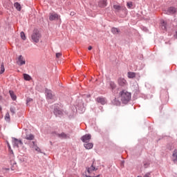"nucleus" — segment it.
Returning <instances> with one entry per match:
<instances>
[{
  "label": "nucleus",
  "mask_w": 177,
  "mask_h": 177,
  "mask_svg": "<svg viewBox=\"0 0 177 177\" xmlns=\"http://www.w3.org/2000/svg\"><path fill=\"white\" fill-rule=\"evenodd\" d=\"M17 64H18L19 66H23V64H26V60H25L24 58L23 57V55H20V56L18 57Z\"/></svg>",
  "instance_id": "9b49d317"
},
{
  "label": "nucleus",
  "mask_w": 177,
  "mask_h": 177,
  "mask_svg": "<svg viewBox=\"0 0 177 177\" xmlns=\"http://www.w3.org/2000/svg\"><path fill=\"white\" fill-rule=\"evenodd\" d=\"M59 138H62V139H67V134L64 133H62L61 134H58Z\"/></svg>",
  "instance_id": "393cba45"
},
{
  "label": "nucleus",
  "mask_w": 177,
  "mask_h": 177,
  "mask_svg": "<svg viewBox=\"0 0 177 177\" xmlns=\"http://www.w3.org/2000/svg\"><path fill=\"white\" fill-rule=\"evenodd\" d=\"M127 77H128V78H130V79L135 78V77H136V73L128 72Z\"/></svg>",
  "instance_id": "dca6fc26"
},
{
  "label": "nucleus",
  "mask_w": 177,
  "mask_h": 177,
  "mask_svg": "<svg viewBox=\"0 0 177 177\" xmlns=\"http://www.w3.org/2000/svg\"><path fill=\"white\" fill-rule=\"evenodd\" d=\"M5 120L7 121V122H9L10 121V115L9 114V112H7L5 115Z\"/></svg>",
  "instance_id": "5701e85b"
},
{
  "label": "nucleus",
  "mask_w": 177,
  "mask_h": 177,
  "mask_svg": "<svg viewBox=\"0 0 177 177\" xmlns=\"http://www.w3.org/2000/svg\"><path fill=\"white\" fill-rule=\"evenodd\" d=\"M98 5L100 8H105V6H107V0H100Z\"/></svg>",
  "instance_id": "4468645a"
},
{
  "label": "nucleus",
  "mask_w": 177,
  "mask_h": 177,
  "mask_svg": "<svg viewBox=\"0 0 177 177\" xmlns=\"http://www.w3.org/2000/svg\"><path fill=\"white\" fill-rule=\"evenodd\" d=\"M84 147H85V149H86V150H91V149L93 148V143L89 142L87 144H84Z\"/></svg>",
  "instance_id": "2eb2a0df"
},
{
  "label": "nucleus",
  "mask_w": 177,
  "mask_h": 177,
  "mask_svg": "<svg viewBox=\"0 0 177 177\" xmlns=\"http://www.w3.org/2000/svg\"><path fill=\"white\" fill-rule=\"evenodd\" d=\"M54 114H55V115H62V114H63V111L59 109H55L54 110Z\"/></svg>",
  "instance_id": "f3484780"
},
{
  "label": "nucleus",
  "mask_w": 177,
  "mask_h": 177,
  "mask_svg": "<svg viewBox=\"0 0 177 177\" xmlns=\"http://www.w3.org/2000/svg\"><path fill=\"white\" fill-rule=\"evenodd\" d=\"M12 142L14 147L19 148V145H21V146H23V141H21V140H19L16 138H12Z\"/></svg>",
  "instance_id": "39448f33"
},
{
  "label": "nucleus",
  "mask_w": 177,
  "mask_h": 177,
  "mask_svg": "<svg viewBox=\"0 0 177 177\" xmlns=\"http://www.w3.org/2000/svg\"><path fill=\"white\" fill-rule=\"evenodd\" d=\"M111 32L115 35L120 34V29L117 28H112Z\"/></svg>",
  "instance_id": "4be33fe9"
},
{
  "label": "nucleus",
  "mask_w": 177,
  "mask_h": 177,
  "mask_svg": "<svg viewBox=\"0 0 177 177\" xmlns=\"http://www.w3.org/2000/svg\"><path fill=\"white\" fill-rule=\"evenodd\" d=\"M177 9L175 7H170L167 9L166 15H175L176 13Z\"/></svg>",
  "instance_id": "9d476101"
},
{
  "label": "nucleus",
  "mask_w": 177,
  "mask_h": 177,
  "mask_svg": "<svg viewBox=\"0 0 177 177\" xmlns=\"http://www.w3.org/2000/svg\"><path fill=\"white\" fill-rule=\"evenodd\" d=\"M22 138L23 139H26V140H34V138L35 137L31 133L26 131V133L22 135Z\"/></svg>",
  "instance_id": "7ed1b4c3"
},
{
  "label": "nucleus",
  "mask_w": 177,
  "mask_h": 177,
  "mask_svg": "<svg viewBox=\"0 0 177 177\" xmlns=\"http://www.w3.org/2000/svg\"><path fill=\"white\" fill-rule=\"evenodd\" d=\"M144 165L145 166V168H147V166H148L149 165H147V164H144Z\"/></svg>",
  "instance_id": "4c0bfd02"
},
{
  "label": "nucleus",
  "mask_w": 177,
  "mask_h": 177,
  "mask_svg": "<svg viewBox=\"0 0 177 177\" xmlns=\"http://www.w3.org/2000/svg\"><path fill=\"white\" fill-rule=\"evenodd\" d=\"M91 138L92 136H91V134H86L82 137L81 140L82 142H84V143H88Z\"/></svg>",
  "instance_id": "1a4fd4ad"
},
{
  "label": "nucleus",
  "mask_w": 177,
  "mask_h": 177,
  "mask_svg": "<svg viewBox=\"0 0 177 177\" xmlns=\"http://www.w3.org/2000/svg\"><path fill=\"white\" fill-rule=\"evenodd\" d=\"M120 99L122 102V103H128L129 100H131V93L127 91H122L119 93Z\"/></svg>",
  "instance_id": "f257e3e1"
},
{
  "label": "nucleus",
  "mask_w": 177,
  "mask_h": 177,
  "mask_svg": "<svg viewBox=\"0 0 177 177\" xmlns=\"http://www.w3.org/2000/svg\"><path fill=\"white\" fill-rule=\"evenodd\" d=\"M3 73H5V66H3V64H2L1 66L0 74H3Z\"/></svg>",
  "instance_id": "cd10ccee"
},
{
  "label": "nucleus",
  "mask_w": 177,
  "mask_h": 177,
  "mask_svg": "<svg viewBox=\"0 0 177 177\" xmlns=\"http://www.w3.org/2000/svg\"><path fill=\"white\" fill-rule=\"evenodd\" d=\"M74 15H75V12H71V16H74Z\"/></svg>",
  "instance_id": "72a5a7b5"
},
{
  "label": "nucleus",
  "mask_w": 177,
  "mask_h": 177,
  "mask_svg": "<svg viewBox=\"0 0 177 177\" xmlns=\"http://www.w3.org/2000/svg\"><path fill=\"white\" fill-rule=\"evenodd\" d=\"M32 143H33L32 149H34L36 151H37V153H42V151H41V149H39V147H38V146L35 145V142H32Z\"/></svg>",
  "instance_id": "a211bd4d"
},
{
  "label": "nucleus",
  "mask_w": 177,
  "mask_h": 177,
  "mask_svg": "<svg viewBox=\"0 0 177 177\" xmlns=\"http://www.w3.org/2000/svg\"><path fill=\"white\" fill-rule=\"evenodd\" d=\"M8 147L10 149V144L8 143Z\"/></svg>",
  "instance_id": "c9c22d12"
},
{
  "label": "nucleus",
  "mask_w": 177,
  "mask_h": 177,
  "mask_svg": "<svg viewBox=\"0 0 177 177\" xmlns=\"http://www.w3.org/2000/svg\"><path fill=\"white\" fill-rule=\"evenodd\" d=\"M31 100H31V99H28V100H27L28 103V102H31Z\"/></svg>",
  "instance_id": "e433bc0d"
},
{
  "label": "nucleus",
  "mask_w": 177,
  "mask_h": 177,
  "mask_svg": "<svg viewBox=\"0 0 177 177\" xmlns=\"http://www.w3.org/2000/svg\"><path fill=\"white\" fill-rule=\"evenodd\" d=\"M161 28L162 30H167V22L164 20L161 21Z\"/></svg>",
  "instance_id": "412c9836"
},
{
  "label": "nucleus",
  "mask_w": 177,
  "mask_h": 177,
  "mask_svg": "<svg viewBox=\"0 0 177 177\" xmlns=\"http://www.w3.org/2000/svg\"><path fill=\"white\" fill-rule=\"evenodd\" d=\"M46 98L50 100H55V97L53 94H52V91L50 90H46Z\"/></svg>",
  "instance_id": "6e6552de"
},
{
  "label": "nucleus",
  "mask_w": 177,
  "mask_h": 177,
  "mask_svg": "<svg viewBox=\"0 0 177 177\" xmlns=\"http://www.w3.org/2000/svg\"><path fill=\"white\" fill-rule=\"evenodd\" d=\"M96 101L97 102V103H100V104L104 105L106 104V103H107V102L106 101L105 98L99 97L96 99Z\"/></svg>",
  "instance_id": "ddd939ff"
},
{
  "label": "nucleus",
  "mask_w": 177,
  "mask_h": 177,
  "mask_svg": "<svg viewBox=\"0 0 177 177\" xmlns=\"http://www.w3.org/2000/svg\"><path fill=\"white\" fill-rule=\"evenodd\" d=\"M93 177H100V174L96 176H93Z\"/></svg>",
  "instance_id": "58836bf2"
},
{
  "label": "nucleus",
  "mask_w": 177,
  "mask_h": 177,
  "mask_svg": "<svg viewBox=\"0 0 177 177\" xmlns=\"http://www.w3.org/2000/svg\"><path fill=\"white\" fill-rule=\"evenodd\" d=\"M113 9H115V12H120L121 10H123V11L124 10V12L127 11V8L120 4H114Z\"/></svg>",
  "instance_id": "423d86ee"
},
{
  "label": "nucleus",
  "mask_w": 177,
  "mask_h": 177,
  "mask_svg": "<svg viewBox=\"0 0 177 177\" xmlns=\"http://www.w3.org/2000/svg\"><path fill=\"white\" fill-rule=\"evenodd\" d=\"M9 93H10V97H12V100H16L17 97H16V95H15V93H13V91H10Z\"/></svg>",
  "instance_id": "b1692460"
},
{
  "label": "nucleus",
  "mask_w": 177,
  "mask_h": 177,
  "mask_svg": "<svg viewBox=\"0 0 177 177\" xmlns=\"http://www.w3.org/2000/svg\"><path fill=\"white\" fill-rule=\"evenodd\" d=\"M88 50H92V46H89L88 48Z\"/></svg>",
  "instance_id": "f704fd0d"
},
{
  "label": "nucleus",
  "mask_w": 177,
  "mask_h": 177,
  "mask_svg": "<svg viewBox=\"0 0 177 177\" xmlns=\"http://www.w3.org/2000/svg\"><path fill=\"white\" fill-rule=\"evenodd\" d=\"M60 19V15L55 12L50 13L49 20L53 21V20H59Z\"/></svg>",
  "instance_id": "0eeeda50"
},
{
  "label": "nucleus",
  "mask_w": 177,
  "mask_h": 177,
  "mask_svg": "<svg viewBox=\"0 0 177 177\" xmlns=\"http://www.w3.org/2000/svg\"><path fill=\"white\" fill-rule=\"evenodd\" d=\"M23 76L25 81H31V76H30V75L24 73Z\"/></svg>",
  "instance_id": "6ab92c4d"
},
{
  "label": "nucleus",
  "mask_w": 177,
  "mask_h": 177,
  "mask_svg": "<svg viewBox=\"0 0 177 177\" xmlns=\"http://www.w3.org/2000/svg\"><path fill=\"white\" fill-rule=\"evenodd\" d=\"M143 177H151L150 173H147Z\"/></svg>",
  "instance_id": "473e14b6"
},
{
  "label": "nucleus",
  "mask_w": 177,
  "mask_h": 177,
  "mask_svg": "<svg viewBox=\"0 0 177 177\" xmlns=\"http://www.w3.org/2000/svg\"><path fill=\"white\" fill-rule=\"evenodd\" d=\"M62 53H57L55 56L57 59H59V57H62Z\"/></svg>",
  "instance_id": "2f4dec72"
},
{
  "label": "nucleus",
  "mask_w": 177,
  "mask_h": 177,
  "mask_svg": "<svg viewBox=\"0 0 177 177\" xmlns=\"http://www.w3.org/2000/svg\"><path fill=\"white\" fill-rule=\"evenodd\" d=\"M86 171L89 175H92L95 171H97V167H95V162H93L90 167L86 168Z\"/></svg>",
  "instance_id": "20e7f679"
},
{
  "label": "nucleus",
  "mask_w": 177,
  "mask_h": 177,
  "mask_svg": "<svg viewBox=\"0 0 177 177\" xmlns=\"http://www.w3.org/2000/svg\"><path fill=\"white\" fill-rule=\"evenodd\" d=\"M118 82L120 86H125L127 85V80L122 77L119 78Z\"/></svg>",
  "instance_id": "f8f14e48"
},
{
  "label": "nucleus",
  "mask_w": 177,
  "mask_h": 177,
  "mask_svg": "<svg viewBox=\"0 0 177 177\" xmlns=\"http://www.w3.org/2000/svg\"><path fill=\"white\" fill-rule=\"evenodd\" d=\"M109 85L111 89H115V87H116L115 83H114L113 82H110Z\"/></svg>",
  "instance_id": "a878e982"
},
{
  "label": "nucleus",
  "mask_w": 177,
  "mask_h": 177,
  "mask_svg": "<svg viewBox=\"0 0 177 177\" xmlns=\"http://www.w3.org/2000/svg\"><path fill=\"white\" fill-rule=\"evenodd\" d=\"M14 6L17 9V10H19V12L21 10V6H20V3H19L18 2L15 3Z\"/></svg>",
  "instance_id": "aec40b11"
},
{
  "label": "nucleus",
  "mask_w": 177,
  "mask_h": 177,
  "mask_svg": "<svg viewBox=\"0 0 177 177\" xmlns=\"http://www.w3.org/2000/svg\"><path fill=\"white\" fill-rule=\"evenodd\" d=\"M127 6L129 9H131V8H132V6H133V3L132 1L127 2Z\"/></svg>",
  "instance_id": "c85d7f7f"
},
{
  "label": "nucleus",
  "mask_w": 177,
  "mask_h": 177,
  "mask_svg": "<svg viewBox=\"0 0 177 177\" xmlns=\"http://www.w3.org/2000/svg\"><path fill=\"white\" fill-rule=\"evenodd\" d=\"M10 112L12 113V114H15L16 113V107L15 106H11L10 107Z\"/></svg>",
  "instance_id": "c756f323"
},
{
  "label": "nucleus",
  "mask_w": 177,
  "mask_h": 177,
  "mask_svg": "<svg viewBox=\"0 0 177 177\" xmlns=\"http://www.w3.org/2000/svg\"><path fill=\"white\" fill-rule=\"evenodd\" d=\"M21 35V39H23L24 41H26V34H24V32H21L20 33Z\"/></svg>",
  "instance_id": "bb28decb"
},
{
  "label": "nucleus",
  "mask_w": 177,
  "mask_h": 177,
  "mask_svg": "<svg viewBox=\"0 0 177 177\" xmlns=\"http://www.w3.org/2000/svg\"><path fill=\"white\" fill-rule=\"evenodd\" d=\"M41 33H39V31L34 30L32 35V39L33 42L38 44V42H39V39H41Z\"/></svg>",
  "instance_id": "f03ea898"
},
{
  "label": "nucleus",
  "mask_w": 177,
  "mask_h": 177,
  "mask_svg": "<svg viewBox=\"0 0 177 177\" xmlns=\"http://www.w3.org/2000/svg\"><path fill=\"white\" fill-rule=\"evenodd\" d=\"M173 157L175 158L176 161H177V149H175L173 153Z\"/></svg>",
  "instance_id": "7c9ffc66"
}]
</instances>
